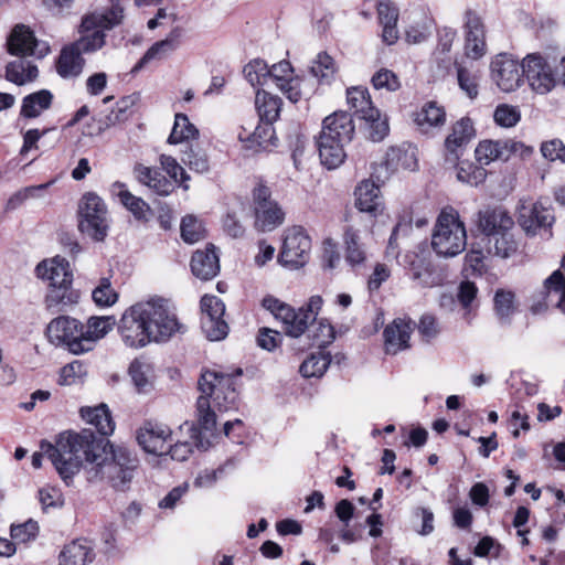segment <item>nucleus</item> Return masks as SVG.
I'll use <instances>...</instances> for the list:
<instances>
[{
  "instance_id": "1",
  "label": "nucleus",
  "mask_w": 565,
  "mask_h": 565,
  "mask_svg": "<svg viewBox=\"0 0 565 565\" xmlns=\"http://www.w3.org/2000/svg\"><path fill=\"white\" fill-rule=\"evenodd\" d=\"M242 369L232 373L217 370H206L199 380L201 395L196 399L195 416L199 427L194 423L184 422L179 430L189 435L188 439H178L174 445L167 449L171 458L177 461L188 459L193 450H206L211 446L210 439L205 436H214L217 416L216 411L227 412L237 405V380L241 377Z\"/></svg>"
},
{
  "instance_id": "2",
  "label": "nucleus",
  "mask_w": 565,
  "mask_h": 565,
  "mask_svg": "<svg viewBox=\"0 0 565 565\" xmlns=\"http://www.w3.org/2000/svg\"><path fill=\"white\" fill-rule=\"evenodd\" d=\"M118 333L128 348L140 349L164 342L182 329L177 316L162 298L139 301L127 308L118 321Z\"/></svg>"
},
{
  "instance_id": "3",
  "label": "nucleus",
  "mask_w": 565,
  "mask_h": 565,
  "mask_svg": "<svg viewBox=\"0 0 565 565\" xmlns=\"http://www.w3.org/2000/svg\"><path fill=\"white\" fill-rule=\"evenodd\" d=\"M108 446L109 441L92 429L66 430L57 435L54 444L46 440L40 444L66 484L83 467L86 469L99 460Z\"/></svg>"
},
{
  "instance_id": "4",
  "label": "nucleus",
  "mask_w": 565,
  "mask_h": 565,
  "mask_svg": "<svg viewBox=\"0 0 565 565\" xmlns=\"http://www.w3.org/2000/svg\"><path fill=\"white\" fill-rule=\"evenodd\" d=\"M262 303L275 319L281 321L286 334L299 338L308 330L312 344L319 349L334 340L333 327L326 320L317 321V316L323 305L321 296H311L306 306L299 308L298 311L274 296H266Z\"/></svg>"
},
{
  "instance_id": "5",
  "label": "nucleus",
  "mask_w": 565,
  "mask_h": 565,
  "mask_svg": "<svg viewBox=\"0 0 565 565\" xmlns=\"http://www.w3.org/2000/svg\"><path fill=\"white\" fill-rule=\"evenodd\" d=\"M139 459L130 449L110 446V456L106 452L94 465L85 469L90 483L106 482L117 491H127L138 472Z\"/></svg>"
},
{
  "instance_id": "6",
  "label": "nucleus",
  "mask_w": 565,
  "mask_h": 565,
  "mask_svg": "<svg viewBox=\"0 0 565 565\" xmlns=\"http://www.w3.org/2000/svg\"><path fill=\"white\" fill-rule=\"evenodd\" d=\"M467 246L465 224L454 209H445L437 217L431 234V248L439 257H455Z\"/></svg>"
},
{
  "instance_id": "7",
  "label": "nucleus",
  "mask_w": 565,
  "mask_h": 565,
  "mask_svg": "<svg viewBox=\"0 0 565 565\" xmlns=\"http://www.w3.org/2000/svg\"><path fill=\"white\" fill-rule=\"evenodd\" d=\"M78 228L97 242L108 234L110 217L106 203L94 192L85 193L78 204Z\"/></svg>"
},
{
  "instance_id": "8",
  "label": "nucleus",
  "mask_w": 565,
  "mask_h": 565,
  "mask_svg": "<svg viewBox=\"0 0 565 565\" xmlns=\"http://www.w3.org/2000/svg\"><path fill=\"white\" fill-rule=\"evenodd\" d=\"M51 343L64 345L73 354L89 352V340L84 339V324L75 318L61 316L53 319L46 328Z\"/></svg>"
},
{
  "instance_id": "9",
  "label": "nucleus",
  "mask_w": 565,
  "mask_h": 565,
  "mask_svg": "<svg viewBox=\"0 0 565 565\" xmlns=\"http://www.w3.org/2000/svg\"><path fill=\"white\" fill-rule=\"evenodd\" d=\"M254 226L260 232H270L282 224L285 213L277 202L271 200L270 190L263 184L253 191Z\"/></svg>"
},
{
  "instance_id": "10",
  "label": "nucleus",
  "mask_w": 565,
  "mask_h": 565,
  "mask_svg": "<svg viewBox=\"0 0 565 565\" xmlns=\"http://www.w3.org/2000/svg\"><path fill=\"white\" fill-rule=\"evenodd\" d=\"M311 239L300 226L285 231L284 243L279 254V262L290 268L306 265L310 257Z\"/></svg>"
},
{
  "instance_id": "11",
  "label": "nucleus",
  "mask_w": 565,
  "mask_h": 565,
  "mask_svg": "<svg viewBox=\"0 0 565 565\" xmlns=\"http://www.w3.org/2000/svg\"><path fill=\"white\" fill-rule=\"evenodd\" d=\"M521 67L522 79L525 78L534 92L546 94L555 86L556 73L540 54L526 55L521 63Z\"/></svg>"
},
{
  "instance_id": "12",
  "label": "nucleus",
  "mask_w": 565,
  "mask_h": 565,
  "mask_svg": "<svg viewBox=\"0 0 565 565\" xmlns=\"http://www.w3.org/2000/svg\"><path fill=\"white\" fill-rule=\"evenodd\" d=\"M486 33L481 15L472 9H467L463 14V51L467 58L478 61L487 54Z\"/></svg>"
},
{
  "instance_id": "13",
  "label": "nucleus",
  "mask_w": 565,
  "mask_h": 565,
  "mask_svg": "<svg viewBox=\"0 0 565 565\" xmlns=\"http://www.w3.org/2000/svg\"><path fill=\"white\" fill-rule=\"evenodd\" d=\"M490 74L495 85L507 93L515 90L522 83L521 64L508 54H498L492 58Z\"/></svg>"
},
{
  "instance_id": "14",
  "label": "nucleus",
  "mask_w": 565,
  "mask_h": 565,
  "mask_svg": "<svg viewBox=\"0 0 565 565\" xmlns=\"http://www.w3.org/2000/svg\"><path fill=\"white\" fill-rule=\"evenodd\" d=\"M475 135L476 130L470 118L462 117L457 120L451 126L445 140V161L449 164H456Z\"/></svg>"
},
{
  "instance_id": "15",
  "label": "nucleus",
  "mask_w": 565,
  "mask_h": 565,
  "mask_svg": "<svg viewBox=\"0 0 565 565\" xmlns=\"http://www.w3.org/2000/svg\"><path fill=\"white\" fill-rule=\"evenodd\" d=\"M108 1L110 3L109 8L86 13L82 18L79 32H89L95 29L109 31L122 23L125 19V8L121 0Z\"/></svg>"
},
{
  "instance_id": "16",
  "label": "nucleus",
  "mask_w": 565,
  "mask_h": 565,
  "mask_svg": "<svg viewBox=\"0 0 565 565\" xmlns=\"http://www.w3.org/2000/svg\"><path fill=\"white\" fill-rule=\"evenodd\" d=\"M8 50L12 55L43 57L49 53L45 43H39L30 28L17 25L8 40Z\"/></svg>"
},
{
  "instance_id": "17",
  "label": "nucleus",
  "mask_w": 565,
  "mask_h": 565,
  "mask_svg": "<svg viewBox=\"0 0 565 565\" xmlns=\"http://www.w3.org/2000/svg\"><path fill=\"white\" fill-rule=\"evenodd\" d=\"M138 444L153 455H166L167 443L172 440V430L164 424L147 422L137 434Z\"/></svg>"
},
{
  "instance_id": "18",
  "label": "nucleus",
  "mask_w": 565,
  "mask_h": 565,
  "mask_svg": "<svg viewBox=\"0 0 565 565\" xmlns=\"http://www.w3.org/2000/svg\"><path fill=\"white\" fill-rule=\"evenodd\" d=\"M269 79L291 102L297 103L302 97L301 78L294 74V67L289 61H280L269 67Z\"/></svg>"
},
{
  "instance_id": "19",
  "label": "nucleus",
  "mask_w": 565,
  "mask_h": 565,
  "mask_svg": "<svg viewBox=\"0 0 565 565\" xmlns=\"http://www.w3.org/2000/svg\"><path fill=\"white\" fill-rule=\"evenodd\" d=\"M354 124L352 116L347 111H334L326 117L322 122L320 137L324 140H338L350 142L354 135Z\"/></svg>"
},
{
  "instance_id": "20",
  "label": "nucleus",
  "mask_w": 565,
  "mask_h": 565,
  "mask_svg": "<svg viewBox=\"0 0 565 565\" xmlns=\"http://www.w3.org/2000/svg\"><path fill=\"white\" fill-rule=\"evenodd\" d=\"M36 275L50 286H72L73 281L68 262L60 256L41 262L36 266Z\"/></svg>"
},
{
  "instance_id": "21",
  "label": "nucleus",
  "mask_w": 565,
  "mask_h": 565,
  "mask_svg": "<svg viewBox=\"0 0 565 565\" xmlns=\"http://www.w3.org/2000/svg\"><path fill=\"white\" fill-rule=\"evenodd\" d=\"M134 175L136 180L149 188L153 193L160 196H168L174 191V184L157 168L137 163L134 167Z\"/></svg>"
},
{
  "instance_id": "22",
  "label": "nucleus",
  "mask_w": 565,
  "mask_h": 565,
  "mask_svg": "<svg viewBox=\"0 0 565 565\" xmlns=\"http://www.w3.org/2000/svg\"><path fill=\"white\" fill-rule=\"evenodd\" d=\"M413 331L412 322L404 319H395L384 329L385 352L396 354L409 348V338Z\"/></svg>"
},
{
  "instance_id": "23",
  "label": "nucleus",
  "mask_w": 565,
  "mask_h": 565,
  "mask_svg": "<svg viewBox=\"0 0 565 565\" xmlns=\"http://www.w3.org/2000/svg\"><path fill=\"white\" fill-rule=\"evenodd\" d=\"M513 225L512 217L501 207L487 209L479 213V228L484 234L482 241L501 234L503 231H511Z\"/></svg>"
},
{
  "instance_id": "24",
  "label": "nucleus",
  "mask_w": 565,
  "mask_h": 565,
  "mask_svg": "<svg viewBox=\"0 0 565 565\" xmlns=\"http://www.w3.org/2000/svg\"><path fill=\"white\" fill-rule=\"evenodd\" d=\"M516 151V143L510 140H482L475 150L476 160L488 166L495 160H508Z\"/></svg>"
},
{
  "instance_id": "25",
  "label": "nucleus",
  "mask_w": 565,
  "mask_h": 565,
  "mask_svg": "<svg viewBox=\"0 0 565 565\" xmlns=\"http://www.w3.org/2000/svg\"><path fill=\"white\" fill-rule=\"evenodd\" d=\"M379 23L382 25V40L387 45L398 40V9L392 0H379L376 4Z\"/></svg>"
},
{
  "instance_id": "26",
  "label": "nucleus",
  "mask_w": 565,
  "mask_h": 565,
  "mask_svg": "<svg viewBox=\"0 0 565 565\" xmlns=\"http://www.w3.org/2000/svg\"><path fill=\"white\" fill-rule=\"evenodd\" d=\"M191 270L194 276L202 280H210L217 275L220 271V262L213 245L203 250L199 249L193 254Z\"/></svg>"
},
{
  "instance_id": "27",
  "label": "nucleus",
  "mask_w": 565,
  "mask_h": 565,
  "mask_svg": "<svg viewBox=\"0 0 565 565\" xmlns=\"http://www.w3.org/2000/svg\"><path fill=\"white\" fill-rule=\"evenodd\" d=\"M356 207L364 213L376 216L383 211V203L380 196V188L370 180L362 181L356 190Z\"/></svg>"
},
{
  "instance_id": "28",
  "label": "nucleus",
  "mask_w": 565,
  "mask_h": 565,
  "mask_svg": "<svg viewBox=\"0 0 565 565\" xmlns=\"http://www.w3.org/2000/svg\"><path fill=\"white\" fill-rule=\"evenodd\" d=\"M343 242L345 262L352 267L364 265L369 253L362 242L361 232L353 226H348L343 234Z\"/></svg>"
},
{
  "instance_id": "29",
  "label": "nucleus",
  "mask_w": 565,
  "mask_h": 565,
  "mask_svg": "<svg viewBox=\"0 0 565 565\" xmlns=\"http://www.w3.org/2000/svg\"><path fill=\"white\" fill-rule=\"evenodd\" d=\"M417 167V159L415 149L411 146L391 147L386 154L381 168L390 173L403 170H415Z\"/></svg>"
},
{
  "instance_id": "30",
  "label": "nucleus",
  "mask_w": 565,
  "mask_h": 565,
  "mask_svg": "<svg viewBox=\"0 0 565 565\" xmlns=\"http://www.w3.org/2000/svg\"><path fill=\"white\" fill-rule=\"evenodd\" d=\"M519 222L527 233L534 234L537 228L550 227L554 222V215L550 209L535 203L521 210Z\"/></svg>"
},
{
  "instance_id": "31",
  "label": "nucleus",
  "mask_w": 565,
  "mask_h": 565,
  "mask_svg": "<svg viewBox=\"0 0 565 565\" xmlns=\"http://www.w3.org/2000/svg\"><path fill=\"white\" fill-rule=\"evenodd\" d=\"M82 53L74 49L71 44L61 51L56 63V71L63 78L77 77L84 67L85 60Z\"/></svg>"
},
{
  "instance_id": "32",
  "label": "nucleus",
  "mask_w": 565,
  "mask_h": 565,
  "mask_svg": "<svg viewBox=\"0 0 565 565\" xmlns=\"http://www.w3.org/2000/svg\"><path fill=\"white\" fill-rule=\"evenodd\" d=\"M544 287L548 302L565 313V256L561 269L555 270L545 280Z\"/></svg>"
},
{
  "instance_id": "33",
  "label": "nucleus",
  "mask_w": 565,
  "mask_h": 565,
  "mask_svg": "<svg viewBox=\"0 0 565 565\" xmlns=\"http://www.w3.org/2000/svg\"><path fill=\"white\" fill-rule=\"evenodd\" d=\"M81 416L88 424L95 426L102 437L110 435L115 429V424L106 404L82 407Z\"/></svg>"
},
{
  "instance_id": "34",
  "label": "nucleus",
  "mask_w": 565,
  "mask_h": 565,
  "mask_svg": "<svg viewBox=\"0 0 565 565\" xmlns=\"http://www.w3.org/2000/svg\"><path fill=\"white\" fill-rule=\"evenodd\" d=\"M347 143L338 140H324L319 136L317 147L321 163L328 169L341 166L347 157L343 149Z\"/></svg>"
},
{
  "instance_id": "35",
  "label": "nucleus",
  "mask_w": 565,
  "mask_h": 565,
  "mask_svg": "<svg viewBox=\"0 0 565 565\" xmlns=\"http://www.w3.org/2000/svg\"><path fill=\"white\" fill-rule=\"evenodd\" d=\"M117 196L120 203L134 215L137 221L147 222L151 213V209L141 198L134 195L128 191L124 183H115Z\"/></svg>"
},
{
  "instance_id": "36",
  "label": "nucleus",
  "mask_w": 565,
  "mask_h": 565,
  "mask_svg": "<svg viewBox=\"0 0 565 565\" xmlns=\"http://www.w3.org/2000/svg\"><path fill=\"white\" fill-rule=\"evenodd\" d=\"M414 121L423 132H427L430 128L444 126L446 113L435 102H428L414 114Z\"/></svg>"
},
{
  "instance_id": "37",
  "label": "nucleus",
  "mask_w": 565,
  "mask_h": 565,
  "mask_svg": "<svg viewBox=\"0 0 565 565\" xmlns=\"http://www.w3.org/2000/svg\"><path fill=\"white\" fill-rule=\"evenodd\" d=\"M53 94L49 89H41L26 95L22 99L20 115L25 118H36L53 103Z\"/></svg>"
},
{
  "instance_id": "38",
  "label": "nucleus",
  "mask_w": 565,
  "mask_h": 565,
  "mask_svg": "<svg viewBox=\"0 0 565 565\" xmlns=\"http://www.w3.org/2000/svg\"><path fill=\"white\" fill-rule=\"evenodd\" d=\"M78 295L72 286H50L45 297V307L52 313L64 310L65 307L76 303Z\"/></svg>"
},
{
  "instance_id": "39",
  "label": "nucleus",
  "mask_w": 565,
  "mask_h": 565,
  "mask_svg": "<svg viewBox=\"0 0 565 565\" xmlns=\"http://www.w3.org/2000/svg\"><path fill=\"white\" fill-rule=\"evenodd\" d=\"M281 104L282 102L278 96H274L266 90L258 89L256 93L255 105L260 121L271 125L275 120H277Z\"/></svg>"
},
{
  "instance_id": "40",
  "label": "nucleus",
  "mask_w": 565,
  "mask_h": 565,
  "mask_svg": "<svg viewBox=\"0 0 565 565\" xmlns=\"http://www.w3.org/2000/svg\"><path fill=\"white\" fill-rule=\"evenodd\" d=\"M347 102L351 110L356 116L363 119L370 114H376V108L373 106L370 94L366 88L363 87H351L347 90Z\"/></svg>"
},
{
  "instance_id": "41",
  "label": "nucleus",
  "mask_w": 565,
  "mask_h": 565,
  "mask_svg": "<svg viewBox=\"0 0 565 565\" xmlns=\"http://www.w3.org/2000/svg\"><path fill=\"white\" fill-rule=\"evenodd\" d=\"M116 324L114 316L90 317L84 326V339L89 340V351H92L96 342L103 339L113 330Z\"/></svg>"
},
{
  "instance_id": "42",
  "label": "nucleus",
  "mask_w": 565,
  "mask_h": 565,
  "mask_svg": "<svg viewBox=\"0 0 565 565\" xmlns=\"http://www.w3.org/2000/svg\"><path fill=\"white\" fill-rule=\"evenodd\" d=\"M484 241L489 255L509 258L518 250V243L513 238L511 231H503V233L493 235Z\"/></svg>"
},
{
  "instance_id": "43",
  "label": "nucleus",
  "mask_w": 565,
  "mask_h": 565,
  "mask_svg": "<svg viewBox=\"0 0 565 565\" xmlns=\"http://www.w3.org/2000/svg\"><path fill=\"white\" fill-rule=\"evenodd\" d=\"M38 75L36 65L22 60L10 62L6 67V78L17 85L33 82Z\"/></svg>"
},
{
  "instance_id": "44",
  "label": "nucleus",
  "mask_w": 565,
  "mask_h": 565,
  "mask_svg": "<svg viewBox=\"0 0 565 565\" xmlns=\"http://www.w3.org/2000/svg\"><path fill=\"white\" fill-rule=\"evenodd\" d=\"M89 561H92V550L81 541L70 543L60 554V565H86Z\"/></svg>"
},
{
  "instance_id": "45",
  "label": "nucleus",
  "mask_w": 565,
  "mask_h": 565,
  "mask_svg": "<svg viewBox=\"0 0 565 565\" xmlns=\"http://www.w3.org/2000/svg\"><path fill=\"white\" fill-rule=\"evenodd\" d=\"M331 363L329 353L319 350L311 353L300 365L299 372L303 377L322 376Z\"/></svg>"
},
{
  "instance_id": "46",
  "label": "nucleus",
  "mask_w": 565,
  "mask_h": 565,
  "mask_svg": "<svg viewBox=\"0 0 565 565\" xmlns=\"http://www.w3.org/2000/svg\"><path fill=\"white\" fill-rule=\"evenodd\" d=\"M199 136L198 128L190 122L189 118L184 114H177L174 117V124L172 131L168 138V142L171 145L181 143L195 139Z\"/></svg>"
},
{
  "instance_id": "47",
  "label": "nucleus",
  "mask_w": 565,
  "mask_h": 565,
  "mask_svg": "<svg viewBox=\"0 0 565 565\" xmlns=\"http://www.w3.org/2000/svg\"><path fill=\"white\" fill-rule=\"evenodd\" d=\"M179 33L173 31L167 39L156 42L142 56L139 63L135 66L134 71H137L153 58H160L166 56L168 53L174 51L178 46Z\"/></svg>"
},
{
  "instance_id": "48",
  "label": "nucleus",
  "mask_w": 565,
  "mask_h": 565,
  "mask_svg": "<svg viewBox=\"0 0 565 565\" xmlns=\"http://www.w3.org/2000/svg\"><path fill=\"white\" fill-rule=\"evenodd\" d=\"M129 375L140 393H147L152 387V367L146 362L135 360L129 366Z\"/></svg>"
},
{
  "instance_id": "49",
  "label": "nucleus",
  "mask_w": 565,
  "mask_h": 565,
  "mask_svg": "<svg viewBox=\"0 0 565 565\" xmlns=\"http://www.w3.org/2000/svg\"><path fill=\"white\" fill-rule=\"evenodd\" d=\"M81 33L82 36L72 43V45L82 54L94 53L100 50L106 43V33L102 29Z\"/></svg>"
},
{
  "instance_id": "50",
  "label": "nucleus",
  "mask_w": 565,
  "mask_h": 565,
  "mask_svg": "<svg viewBox=\"0 0 565 565\" xmlns=\"http://www.w3.org/2000/svg\"><path fill=\"white\" fill-rule=\"evenodd\" d=\"M362 120L364 121L365 135L370 140L381 141L387 136L390 130L387 118L382 116L377 108L376 114H372V117L369 114Z\"/></svg>"
},
{
  "instance_id": "51",
  "label": "nucleus",
  "mask_w": 565,
  "mask_h": 565,
  "mask_svg": "<svg viewBox=\"0 0 565 565\" xmlns=\"http://www.w3.org/2000/svg\"><path fill=\"white\" fill-rule=\"evenodd\" d=\"M118 292L111 287L110 278L103 277L92 291V298L97 307H111L118 301Z\"/></svg>"
},
{
  "instance_id": "52",
  "label": "nucleus",
  "mask_w": 565,
  "mask_h": 565,
  "mask_svg": "<svg viewBox=\"0 0 565 565\" xmlns=\"http://www.w3.org/2000/svg\"><path fill=\"white\" fill-rule=\"evenodd\" d=\"M201 328L211 341L223 340L228 333V326L223 317L202 316Z\"/></svg>"
},
{
  "instance_id": "53",
  "label": "nucleus",
  "mask_w": 565,
  "mask_h": 565,
  "mask_svg": "<svg viewBox=\"0 0 565 565\" xmlns=\"http://www.w3.org/2000/svg\"><path fill=\"white\" fill-rule=\"evenodd\" d=\"M245 78L252 86H264L269 79V66L263 60L250 61L244 67Z\"/></svg>"
},
{
  "instance_id": "54",
  "label": "nucleus",
  "mask_w": 565,
  "mask_h": 565,
  "mask_svg": "<svg viewBox=\"0 0 565 565\" xmlns=\"http://www.w3.org/2000/svg\"><path fill=\"white\" fill-rule=\"evenodd\" d=\"M457 168V179L469 185H478L484 181L487 171L483 168L476 167L469 162H460L455 164Z\"/></svg>"
},
{
  "instance_id": "55",
  "label": "nucleus",
  "mask_w": 565,
  "mask_h": 565,
  "mask_svg": "<svg viewBox=\"0 0 565 565\" xmlns=\"http://www.w3.org/2000/svg\"><path fill=\"white\" fill-rule=\"evenodd\" d=\"M459 87L467 94L469 98L478 96V76L470 72L462 63L455 62Z\"/></svg>"
},
{
  "instance_id": "56",
  "label": "nucleus",
  "mask_w": 565,
  "mask_h": 565,
  "mask_svg": "<svg viewBox=\"0 0 565 565\" xmlns=\"http://www.w3.org/2000/svg\"><path fill=\"white\" fill-rule=\"evenodd\" d=\"M310 71L317 78L330 79L334 75L337 67L334 60L328 53L321 52L313 61Z\"/></svg>"
},
{
  "instance_id": "57",
  "label": "nucleus",
  "mask_w": 565,
  "mask_h": 565,
  "mask_svg": "<svg viewBox=\"0 0 565 565\" xmlns=\"http://www.w3.org/2000/svg\"><path fill=\"white\" fill-rule=\"evenodd\" d=\"M87 374L86 365L75 360L62 367L60 373V384L73 385L81 382Z\"/></svg>"
},
{
  "instance_id": "58",
  "label": "nucleus",
  "mask_w": 565,
  "mask_h": 565,
  "mask_svg": "<svg viewBox=\"0 0 565 565\" xmlns=\"http://www.w3.org/2000/svg\"><path fill=\"white\" fill-rule=\"evenodd\" d=\"M181 236L190 244L199 242L204 237L202 223L192 215L184 216L181 222Z\"/></svg>"
},
{
  "instance_id": "59",
  "label": "nucleus",
  "mask_w": 565,
  "mask_h": 565,
  "mask_svg": "<svg viewBox=\"0 0 565 565\" xmlns=\"http://www.w3.org/2000/svg\"><path fill=\"white\" fill-rule=\"evenodd\" d=\"M372 85L375 89L396 92L401 87L397 75L387 68H381L372 76Z\"/></svg>"
},
{
  "instance_id": "60",
  "label": "nucleus",
  "mask_w": 565,
  "mask_h": 565,
  "mask_svg": "<svg viewBox=\"0 0 565 565\" xmlns=\"http://www.w3.org/2000/svg\"><path fill=\"white\" fill-rule=\"evenodd\" d=\"M494 121L502 127H513L521 119V113L518 107L502 104L497 106L494 114Z\"/></svg>"
},
{
  "instance_id": "61",
  "label": "nucleus",
  "mask_w": 565,
  "mask_h": 565,
  "mask_svg": "<svg viewBox=\"0 0 565 565\" xmlns=\"http://www.w3.org/2000/svg\"><path fill=\"white\" fill-rule=\"evenodd\" d=\"M494 309L502 320H507L514 312V294L499 289L494 296Z\"/></svg>"
},
{
  "instance_id": "62",
  "label": "nucleus",
  "mask_w": 565,
  "mask_h": 565,
  "mask_svg": "<svg viewBox=\"0 0 565 565\" xmlns=\"http://www.w3.org/2000/svg\"><path fill=\"white\" fill-rule=\"evenodd\" d=\"M274 129L270 127V124H266L264 126L258 125L254 132L244 136L243 132L238 135V138L242 142L246 143V147L249 149H258L264 148L266 142V136H271Z\"/></svg>"
},
{
  "instance_id": "63",
  "label": "nucleus",
  "mask_w": 565,
  "mask_h": 565,
  "mask_svg": "<svg viewBox=\"0 0 565 565\" xmlns=\"http://www.w3.org/2000/svg\"><path fill=\"white\" fill-rule=\"evenodd\" d=\"M182 162L189 167L190 170L198 173H205L210 169L209 159L204 151L200 149H190L185 151L182 157Z\"/></svg>"
},
{
  "instance_id": "64",
  "label": "nucleus",
  "mask_w": 565,
  "mask_h": 565,
  "mask_svg": "<svg viewBox=\"0 0 565 565\" xmlns=\"http://www.w3.org/2000/svg\"><path fill=\"white\" fill-rule=\"evenodd\" d=\"M542 156L550 161H561L565 163V143L558 138H554L542 142L541 145Z\"/></svg>"
}]
</instances>
